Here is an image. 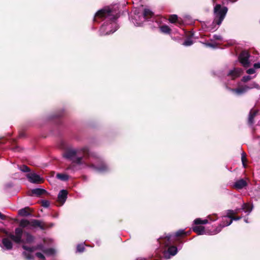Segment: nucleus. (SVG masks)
Instances as JSON below:
<instances>
[{
  "label": "nucleus",
  "mask_w": 260,
  "mask_h": 260,
  "mask_svg": "<svg viewBox=\"0 0 260 260\" xmlns=\"http://www.w3.org/2000/svg\"><path fill=\"white\" fill-rule=\"evenodd\" d=\"M64 158L69 159L83 168H90L98 173H105L109 170L99 154L91 152L88 146L77 149H68L63 154Z\"/></svg>",
  "instance_id": "obj_1"
},
{
  "label": "nucleus",
  "mask_w": 260,
  "mask_h": 260,
  "mask_svg": "<svg viewBox=\"0 0 260 260\" xmlns=\"http://www.w3.org/2000/svg\"><path fill=\"white\" fill-rule=\"evenodd\" d=\"M118 17V14L109 7L99 10L94 15L93 21L98 22V20L101 19L105 21L100 29V35H107L116 31L118 28L116 22Z\"/></svg>",
  "instance_id": "obj_2"
},
{
  "label": "nucleus",
  "mask_w": 260,
  "mask_h": 260,
  "mask_svg": "<svg viewBox=\"0 0 260 260\" xmlns=\"http://www.w3.org/2000/svg\"><path fill=\"white\" fill-rule=\"evenodd\" d=\"M8 237L16 244L22 243L30 244L34 243L35 237L27 232H23L22 229L17 228L15 230L14 234H9Z\"/></svg>",
  "instance_id": "obj_3"
},
{
  "label": "nucleus",
  "mask_w": 260,
  "mask_h": 260,
  "mask_svg": "<svg viewBox=\"0 0 260 260\" xmlns=\"http://www.w3.org/2000/svg\"><path fill=\"white\" fill-rule=\"evenodd\" d=\"M153 16L154 14L151 10L149 9H145L142 13L135 11L134 16L132 17V20L135 26H141L145 21L149 20Z\"/></svg>",
  "instance_id": "obj_4"
},
{
  "label": "nucleus",
  "mask_w": 260,
  "mask_h": 260,
  "mask_svg": "<svg viewBox=\"0 0 260 260\" xmlns=\"http://www.w3.org/2000/svg\"><path fill=\"white\" fill-rule=\"evenodd\" d=\"M228 9L226 7H221L220 4H217L214 8V21L213 24H216L219 26L228 12Z\"/></svg>",
  "instance_id": "obj_5"
},
{
  "label": "nucleus",
  "mask_w": 260,
  "mask_h": 260,
  "mask_svg": "<svg viewBox=\"0 0 260 260\" xmlns=\"http://www.w3.org/2000/svg\"><path fill=\"white\" fill-rule=\"evenodd\" d=\"M159 243L164 244L166 247H168V249L165 250L164 252V257L165 259H170L177 253L178 249L176 246H170L171 244H169L168 246H166V244L168 243V242L165 239V237L160 239Z\"/></svg>",
  "instance_id": "obj_6"
},
{
  "label": "nucleus",
  "mask_w": 260,
  "mask_h": 260,
  "mask_svg": "<svg viewBox=\"0 0 260 260\" xmlns=\"http://www.w3.org/2000/svg\"><path fill=\"white\" fill-rule=\"evenodd\" d=\"M22 247L25 250L22 252L23 256L27 260H34V256L31 253L37 250L36 246L28 247L25 245H22Z\"/></svg>",
  "instance_id": "obj_7"
},
{
  "label": "nucleus",
  "mask_w": 260,
  "mask_h": 260,
  "mask_svg": "<svg viewBox=\"0 0 260 260\" xmlns=\"http://www.w3.org/2000/svg\"><path fill=\"white\" fill-rule=\"evenodd\" d=\"M242 218L241 216L238 217H233L231 219L229 220V221H226V223H220L219 225L216 228L215 230H214L213 232H212L210 234L211 235H215L219 233L222 229L225 226H227L232 224L233 220H239Z\"/></svg>",
  "instance_id": "obj_8"
},
{
  "label": "nucleus",
  "mask_w": 260,
  "mask_h": 260,
  "mask_svg": "<svg viewBox=\"0 0 260 260\" xmlns=\"http://www.w3.org/2000/svg\"><path fill=\"white\" fill-rule=\"evenodd\" d=\"M249 57L250 55L246 51H242L239 55V60L243 67L247 68L250 66Z\"/></svg>",
  "instance_id": "obj_9"
},
{
  "label": "nucleus",
  "mask_w": 260,
  "mask_h": 260,
  "mask_svg": "<svg viewBox=\"0 0 260 260\" xmlns=\"http://www.w3.org/2000/svg\"><path fill=\"white\" fill-rule=\"evenodd\" d=\"M26 177L29 182L32 183H39L42 182V178L39 175L31 173L26 175Z\"/></svg>",
  "instance_id": "obj_10"
},
{
  "label": "nucleus",
  "mask_w": 260,
  "mask_h": 260,
  "mask_svg": "<svg viewBox=\"0 0 260 260\" xmlns=\"http://www.w3.org/2000/svg\"><path fill=\"white\" fill-rule=\"evenodd\" d=\"M184 234V230H179L174 234H168L165 236V239L168 241V243H166V246H168L169 244L172 242V238L174 237H179Z\"/></svg>",
  "instance_id": "obj_11"
},
{
  "label": "nucleus",
  "mask_w": 260,
  "mask_h": 260,
  "mask_svg": "<svg viewBox=\"0 0 260 260\" xmlns=\"http://www.w3.org/2000/svg\"><path fill=\"white\" fill-rule=\"evenodd\" d=\"M253 206L252 205H250L248 203H243L242 205L241 208L236 209L234 211H237V214L239 212L240 210H243L247 215H249L253 209Z\"/></svg>",
  "instance_id": "obj_12"
},
{
  "label": "nucleus",
  "mask_w": 260,
  "mask_h": 260,
  "mask_svg": "<svg viewBox=\"0 0 260 260\" xmlns=\"http://www.w3.org/2000/svg\"><path fill=\"white\" fill-rule=\"evenodd\" d=\"M242 72V70L241 69L234 68L233 70L229 71L228 75L230 76L232 79H235L239 77Z\"/></svg>",
  "instance_id": "obj_13"
},
{
  "label": "nucleus",
  "mask_w": 260,
  "mask_h": 260,
  "mask_svg": "<svg viewBox=\"0 0 260 260\" xmlns=\"http://www.w3.org/2000/svg\"><path fill=\"white\" fill-rule=\"evenodd\" d=\"M247 185V183L245 180L243 179H241L237 180L234 184V187L238 189H241L246 187Z\"/></svg>",
  "instance_id": "obj_14"
},
{
  "label": "nucleus",
  "mask_w": 260,
  "mask_h": 260,
  "mask_svg": "<svg viewBox=\"0 0 260 260\" xmlns=\"http://www.w3.org/2000/svg\"><path fill=\"white\" fill-rule=\"evenodd\" d=\"M68 191L65 189L61 190L58 194V199L60 202L63 204L66 201L67 198Z\"/></svg>",
  "instance_id": "obj_15"
},
{
  "label": "nucleus",
  "mask_w": 260,
  "mask_h": 260,
  "mask_svg": "<svg viewBox=\"0 0 260 260\" xmlns=\"http://www.w3.org/2000/svg\"><path fill=\"white\" fill-rule=\"evenodd\" d=\"M3 248L6 250H11L13 247L12 242L7 238H3L2 240Z\"/></svg>",
  "instance_id": "obj_16"
},
{
  "label": "nucleus",
  "mask_w": 260,
  "mask_h": 260,
  "mask_svg": "<svg viewBox=\"0 0 260 260\" xmlns=\"http://www.w3.org/2000/svg\"><path fill=\"white\" fill-rule=\"evenodd\" d=\"M30 226L33 228H39L41 230L44 229V227L42 224L41 221L37 219H31Z\"/></svg>",
  "instance_id": "obj_17"
},
{
  "label": "nucleus",
  "mask_w": 260,
  "mask_h": 260,
  "mask_svg": "<svg viewBox=\"0 0 260 260\" xmlns=\"http://www.w3.org/2000/svg\"><path fill=\"white\" fill-rule=\"evenodd\" d=\"M230 90L237 95H241L247 91L245 86L236 89H230Z\"/></svg>",
  "instance_id": "obj_18"
},
{
  "label": "nucleus",
  "mask_w": 260,
  "mask_h": 260,
  "mask_svg": "<svg viewBox=\"0 0 260 260\" xmlns=\"http://www.w3.org/2000/svg\"><path fill=\"white\" fill-rule=\"evenodd\" d=\"M192 230L194 232H196L199 235H202L206 234L204 227L201 225L193 226L192 228Z\"/></svg>",
  "instance_id": "obj_19"
},
{
  "label": "nucleus",
  "mask_w": 260,
  "mask_h": 260,
  "mask_svg": "<svg viewBox=\"0 0 260 260\" xmlns=\"http://www.w3.org/2000/svg\"><path fill=\"white\" fill-rule=\"evenodd\" d=\"M46 192V190L44 189L37 188L31 190V193L39 197Z\"/></svg>",
  "instance_id": "obj_20"
},
{
  "label": "nucleus",
  "mask_w": 260,
  "mask_h": 260,
  "mask_svg": "<svg viewBox=\"0 0 260 260\" xmlns=\"http://www.w3.org/2000/svg\"><path fill=\"white\" fill-rule=\"evenodd\" d=\"M256 114V112L255 111H250V112H249L248 119V122L250 125H252L253 123V122H254L253 119H254V117L255 116Z\"/></svg>",
  "instance_id": "obj_21"
},
{
  "label": "nucleus",
  "mask_w": 260,
  "mask_h": 260,
  "mask_svg": "<svg viewBox=\"0 0 260 260\" xmlns=\"http://www.w3.org/2000/svg\"><path fill=\"white\" fill-rule=\"evenodd\" d=\"M30 220H28L27 219H22L20 221L19 225L22 228H27L28 226H30Z\"/></svg>",
  "instance_id": "obj_22"
},
{
  "label": "nucleus",
  "mask_w": 260,
  "mask_h": 260,
  "mask_svg": "<svg viewBox=\"0 0 260 260\" xmlns=\"http://www.w3.org/2000/svg\"><path fill=\"white\" fill-rule=\"evenodd\" d=\"M245 86L246 88L247 91H248L249 89H252L254 88H257V89L260 88L259 85L258 84L256 83L255 82H252V83H250L249 85H245Z\"/></svg>",
  "instance_id": "obj_23"
},
{
  "label": "nucleus",
  "mask_w": 260,
  "mask_h": 260,
  "mask_svg": "<svg viewBox=\"0 0 260 260\" xmlns=\"http://www.w3.org/2000/svg\"><path fill=\"white\" fill-rule=\"evenodd\" d=\"M56 178L62 181H67L69 179V176L64 174H57Z\"/></svg>",
  "instance_id": "obj_24"
},
{
  "label": "nucleus",
  "mask_w": 260,
  "mask_h": 260,
  "mask_svg": "<svg viewBox=\"0 0 260 260\" xmlns=\"http://www.w3.org/2000/svg\"><path fill=\"white\" fill-rule=\"evenodd\" d=\"M18 213L20 215L22 216H27L30 215L26 208H23L19 210Z\"/></svg>",
  "instance_id": "obj_25"
},
{
  "label": "nucleus",
  "mask_w": 260,
  "mask_h": 260,
  "mask_svg": "<svg viewBox=\"0 0 260 260\" xmlns=\"http://www.w3.org/2000/svg\"><path fill=\"white\" fill-rule=\"evenodd\" d=\"M54 253H55L54 249L53 248H46L43 252V253H44L47 255H53L54 254Z\"/></svg>",
  "instance_id": "obj_26"
},
{
  "label": "nucleus",
  "mask_w": 260,
  "mask_h": 260,
  "mask_svg": "<svg viewBox=\"0 0 260 260\" xmlns=\"http://www.w3.org/2000/svg\"><path fill=\"white\" fill-rule=\"evenodd\" d=\"M160 29L161 31L165 34H169L171 31L170 27L166 25L161 26Z\"/></svg>",
  "instance_id": "obj_27"
},
{
  "label": "nucleus",
  "mask_w": 260,
  "mask_h": 260,
  "mask_svg": "<svg viewBox=\"0 0 260 260\" xmlns=\"http://www.w3.org/2000/svg\"><path fill=\"white\" fill-rule=\"evenodd\" d=\"M237 211H234L233 210H228L226 211V215L229 218L231 219L233 217V215L236 214Z\"/></svg>",
  "instance_id": "obj_28"
},
{
  "label": "nucleus",
  "mask_w": 260,
  "mask_h": 260,
  "mask_svg": "<svg viewBox=\"0 0 260 260\" xmlns=\"http://www.w3.org/2000/svg\"><path fill=\"white\" fill-rule=\"evenodd\" d=\"M241 160H242L243 167L244 168H245L246 167V161L247 159L246 158V154L244 152H243L241 154Z\"/></svg>",
  "instance_id": "obj_29"
},
{
  "label": "nucleus",
  "mask_w": 260,
  "mask_h": 260,
  "mask_svg": "<svg viewBox=\"0 0 260 260\" xmlns=\"http://www.w3.org/2000/svg\"><path fill=\"white\" fill-rule=\"evenodd\" d=\"M85 250L84 246L83 244H79L77 246L76 251L81 253L83 252Z\"/></svg>",
  "instance_id": "obj_30"
},
{
  "label": "nucleus",
  "mask_w": 260,
  "mask_h": 260,
  "mask_svg": "<svg viewBox=\"0 0 260 260\" xmlns=\"http://www.w3.org/2000/svg\"><path fill=\"white\" fill-rule=\"evenodd\" d=\"M207 218L212 221H215L218 219L217 214L215 213L212 215H209L207 216Z\"/></svg>",
  "instance_id": "obj_31"
},
{
  "label": "nucleus",
  "mask_w": 260,
  "mask_h": 260,
  "mask_svg": "<svg viewBox=\"0 0 260 260\" xmlns=\"http://www.w3.org/2000/svg\"><path fill=\"white\" fill-rule=\"evenodd\" d=\"M19 170L21 171H22L23 172H30L29 168L27 166H26L25 165H23L22 166L19 167Z\"/></svg>",
  "instance_id": "obj_32"
},
{
  "label": "nucleus",
  "mask_w": 260,
  "mask_h": 260,
  "mask_svg": "<svg viewBox=\"0 0 260 260\" xmlns=\"http://www.w3.org/2000/svg\"><path fill=\"white\" fill-rule=\"evenodd\" d=\"M193 44V41L190 39L188 38L183 43V45L185 46H190Z\"/></svg>",
  "instance_id": "obj_33"
},
{
  "label": "nucleus",
  "mask_w": 260,
  "mask_h": 260,
  "mask_svg": "<svg viewBox=\"0 0 260 260\" xmlns=\"http://www.w3.org/2000/svg\"><path fill=\"white\" fill-rule=\"evenodd\" d=\"M178 19V16L176 15H172L169 17V21L171 23H175Z\"/></svg>",
  "instance_id": "obj_34"
},
{
  "label": "nucleus",
  "mask_w": 260,
  "mask_h": 260,
  "mask_svg": "<svg viewBox=\"0 0 260 260\" xmlns=\"http://www.w3.org/2000/svg\"><path fill=\"white\" fill-rule=\"evenodd\" d=\"M36 248H37V250H40L43 252H44V250L46 248V247L42 243L39 244L37 245H36Z\"/></svg>",
  "instance_id": "obj_35"
},
{
  "label": "nucleus",
  "mask_w": 260,
  "mask_h": 260,
  "mask_svg": "<svg viewBox=\"0 0 260 260\" xmlns=\"http://www.w3.org/2000/svg\"><path fill=\"white\" fill-rule=\"evenodd\" d=\"M36 256L38 257L39 258L42 260H44L45 259V257L44 255L41 252H37L35 254Z\"/></svg>",
  "instance_id": "obj_36"
},
{
  "label": "nucleus",
  "mask_w": 260,
  "mask_h": 260,
  "mask_svg": "<svg viewBox=\"0 0 260 260\" xmlns=\"http://www.w3.org/2000/svg\"><path fill=\"white\" fill-rule=\"evenodd\" d=\"M251 79V76L249 75L245 76L242 78V81L244 82H246Z\"/></svg>",
  "instance_id": "obj_37"
},
{
  "label": "nucleus",
  "mask_w": 260,
  "mask_h": 260,
  "mask_svg": "<svg viewBox=\"0 0 260 260\" xmlns=\"http://www.w3.org/2000/svg\"><path fill=\"white\" fill-rule=\"evenodd\" d=\"M50 203L48 201H42V206L45 208H47L49 206Z\"/></svg>",
  "instance_id": "obj_38"
},
{
  "label": "nucleus",
  "mask_w": 260,
  "mask_h": 260,
  "mask_svg": "<svg viewBox=\"0 0 260 260\" xmlns=\"http://www.w3.org/2000/svg\"><path fill=\"white\" fill-rule=\"evenodd\" d=\"M193 222L195 224H202V219L201 218H197Z\"/></svg>",
  "instance_id": "obj_39"
},
{
  "label": "nucleus",
  "mask_w": 260,
  "mask_h": 260,
  "mask_svg": "<svg viewBox=\"0 0 260 260\" xmlns=\"http://www.w3.org/2000/svg\"><path fill=\"white\" fill-rule=\"evenodd\" d=\"M255 69L254 68H250V69H249L247 70L246 71V73L248 74H253L255 73Z\"/></svg>",
  "instance_id": "obj_40"
},
{
  "label": "nucleus",
  "mask_w": 260,
  "mask_h": 260,
  "mask_svg": "<svg viewBox=\"0 0 260 260\" xmlns=\"http://www.w3.org/2000/svg\"><path fill=\"white\" fill-rule=\"evenodd\" d=\"M230 218H229L227 216H223L222 217V221L220 223H226V221H229Z\"/></svg>",
  "instance_id": "obj_41"
},
{
  "label": "nucleus",
  "mask_w": 260,
  "mask_h": 260,
  "mask_svg": "<svg viewBox=\"0 0 260 260\" xmlns=\"http://www.w3.org/2000/svg\"><path fill=\"white\" fill-rule=\"evenodd\" d=\"M213 38V39L216 40H219L221 39V36L218 35H214Z\"/></svg>",
  "instance_id": "obj_42"
},
{
  "label": "nucleus",
  "mask_w": 260,
  "mask_h": 260,
  "mask_svg": "<svg viewBox=\"0 0 260 260\" xmlns=\"http://www.w3.org/2000/svg\"><path fill=\"white\" fill-rule=\"evenodd\" d=\"M205 44L207 47H212V48H215V45H214V44H213L212 43H205Z\"/></svg>",
  "instance_id": "obj_43"
},
{
  "label": "nucleus",
  "mask_w": 260,
  "mask_h": 260,
  "mask_svg": "<svg viewBox=\"0 0 260 260\" xmlns=\"http://www.w3.org/2000/svg\"><path fill=\"white\" fill-rule=\"evenodd\" d=\"M253 67H254V69H259V68H260V63L258 62V63H254V65H253Z\"/></svg>",
  "instance_id": "obj_44"
},
{
  "label": "nucleus",
  "mask_w": 260,
  "mask_h": 260,
  "mask_svg": "<svg viewBox=\"0 0 260 260\" xmlns=\"http://www.w3.org/2000/svg\"><path fill=\"white\" fill-rule=\"evenodd\" d=\"M6 218L5 215H3L0 212V219L2 220H4Z\"/></svg>",
  "instance_id": "obj_45"
},
{
  "label": "nucleus",
  "mask_w": 260,
  "mask_h": 260,
  "mask_svg": "<svg viewBox=\"0 0 260 260\" xmlns=\"http://www.w3.org/2000/svg\"><path fill=\"white\" fill-rule=\"evenodd\" d=\"M208 223V219H204L202 220V224H205Z\"/></svg>",
  "instance_id": "obj_46"
},
{
  "label": "nucleus",
  "mask_w": 260,
  "mask_h": 260,
  "mask_svg": "<svg viewBox=\"0 0 260 260\" xmlns=\"http://www.w3.org/2000/svg\"><path fill=\"white\" fill-rule=\"evenodd\" d=\"M62 115V114L61 113H59V114H58L57 115H56L55 116L56 117H60Z\"/></svg>",
  "instance_id": "obj_47"
},
{
  "label": "nucleus",
  "mask_w": 260,
  "mask_h": 260,
  "mask_svg": "<svg viewBox=\"0 0 260 260\" xmlns=\"http://www.w3.org/2000/svg\"><path fill=\"white\" fill-rule=\"evenodd\" d=\"M244 221H245L246 223H248V218H245L244 219Z\"/></svg>",
  "instance_id": "obj_48"
},
{
  "label": "nucleus",
  "mask_w": 260,
  "mask_h": 260,
  "mask_svg": "<svg viewBox=\"0 0 260 260\" xmlns=\"http://www.w3.org/2000/svg\"><path fill=\"white\" fill-rule=\"evenodd\" d=\"M215 1H216V0H212V1H213V3H215Z\"/></svg>",
  "instance_id": "obj_49"
}]
</instances>
